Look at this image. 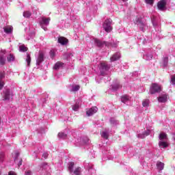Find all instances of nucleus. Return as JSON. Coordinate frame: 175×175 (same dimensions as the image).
<instances>
[{"label": "nucleus", "mask_w": 175, "mask_h": 175, "mask_svg": "<svg viewBox=\"0 0 175 175\" xmlns=\"http://www.w3.org/2000/svg\"><path fill=\"white\" fill-rule=\"evenodd\" d=\"M159 146L160 148H166L169 146V139L165 133H161L159 136Z\"/></svg>", "instance_id": "1"}, {"label": "nucleus", "mask_w": 175, "mask_h": 175, "mask_svg": "<svg viewBox=\"0 0 175 175\" xmlns=\"http://www.w3.org/2000/svg\"><path fill=\"white\" fill-rule=\"evenodd\" d=\"M51 19L50 18H44L42 17L41 20L40 21V25L44 29V31H46L47 29V26L49 24H50V21Z\"/></svg>", "instance_id": "2"}, {"label": "nucleus", "mask_w": 175, "mask_h": 175, "mask_svg": "<svg viewBox=\"0 0 175 175\" xmlns=\"http://www.w3.org/2000/svg\"><path fill=\"white\" fill-rule=\"evenodd\" d=\"M162 90V88L161 85L157 84V83H153L152 84L150 89V94H155L157 92H161Z\"/></svg>", "instance_id": "3"}, {"label": "nucleus", "mask_w": 175, "mask_h": 175, "mask_svg": "<svg viewBox=\"0 0 175 175\" xmlns=\"http://www.w3.org/2000/svg\"><path fill=\"white\" fill-rule=\"evenodd\" d=\"M1 95L3 100H10V98H12V93L9 89H4Z\"/></svg>", "instance_id": "4"}, {"label": "nucleus", "mask_w": 175, "mask_h": 175, "mask_svg": "<svg viewBox=\"0 0 175 175\" xmlns=\"http://www.w3.org/2000/svg\"><path fill=\"white\" fill-rule=\"evenodd\" d=\"M103 28L106 32H110L111 31V19H107L103 25Z\"/></svg>", "instance_id": "5"}, {"label": "nucleus", "mask_w": 175, "mask_h": 175, "mask_svg": "<svg viewBox=\"0 0 175 175\" xmlns=\"http://www.w3.org/2000/svg\"><path fill=\"white\" fill-rule=\"evenodd\" d=\"M99 69L100 74L105 75V73H106V72H107V70L110 69V66H109V65H107V64H106L105 62H102L100 64Z\"/></svg>", "instance_id": "6"}, {"label": "nucleus", "mask_w": 175, "mask_h": 175, "mask_svg": "<svg viewBox=\"0 0 175 175\" xmlns=\"http://www.w3.org/2000/svg\"><path fill=\"white\" fill-rule=\"evenodd\" d=\"M167 3V0H161L157 3V8L159 10H161L163 12V10H166V5Z\"/></svg>", "instance_id": "7"}, {"label": "nucleus", "mask_w": 175, "mask_h": 175, "mask_svg": "<svg viewBox=\"0 0 175 175\" xmlns=\"http://www.w3.org/2000/svg\"><path fill=\"white\" fill-rule=\"evenodd\" d=\"M6 50H1L0 52V65H5V62H6Z\"/></svg>", "instance_id": "8"}, {"label": "nucleus", "mask_w": 175, "mask_h": 175, "mask_svg": "<svg viewBox=\"0 0 175 175\" xmlns=\"http://www.w3.org/2000/svg\"><path fill=\"white\" fill-rule=\"evenodd\" d=\"M135 24L138 25V26L139 27V29H141V31H142V32H144V31H146V23H144L142 19L138 18Z\"/></svg>", "instance_id": "9"}, {"label": "nucleus", "mask_w": 175, "mask_h": 175, "mask_svg": "<svg viewBox=\"0 0 175 175\" xmlns=\"http://www.w3.org/2000/svg\"><path fill=\"white\" fill-rule=\"evenodd\" d=\"M121 102H122V103H124V105H127V106L131 105V97L128 95H123L121 97Z\"/></svg>", "instance_id": "10"}, {"label": "nucleus", "mask_w": 175, "mask_h": 175, "mask_svg": "<svg viewBox=\"0 0 175 175\" xmlns=\"http://www.w3.org/2000/svg\"><path fill=\"white\" fill-rule=\"evenodd\" d=\"M44 61V53L42 51L39 52L38 57L36 59V64L40 65Z\"/></svg>", "instance_id": "11"}, {"label": "nucleus", "mask_w": 175, "mask_h": 175, "mask_svg": "<svg viewBox=\"0 0 175 175\" xmlns=\"http://www.w3.org/2000/svg\"><path fill=\"white\" fill-rule=\"evenodd\" d=\"M98 111V107H93L92 108H90L87 111L86 114L88 117H91V116H94L95 113H97Z\"/></svg>", "instance_id": "12"}, {"label": "nucleus", "mask_w": 175, "mask_h": 175, "mask_svg": "<svg viewBox=\"0 0 175 175\" xmlns=\"http://www.w3.org/2000/svg\"><path fill=\"white\" fill-rule=\"evenodd\" d=\"M158 102L159 103H166L167 102V94H163L158 97Z\"/></svg>", "instance_id": "13"}, {"label": "nucleus", "mask_w": 175, "mask_h": 175, "mask_svg": "<svg viewBox=\"0 0 175 175\" xmlns=\"http://www.w3.org/2000/svg\"><path fill=\"white\" fill-rule=\"evenodd\" d=\"M120 58H121V54L118 52L112 55L110 58V61L111 62H114V61H118Z\"/></svg>", "instance_id": "14"}, {"label": "nucleus", "mask_w": 175, "mask_h": 175, "mask_svg": "<svg viewBox=\"0 0 175 175\" xmlns=\"http://www.w3.org/2000/svg\"><path fill=\"white\" fill-rule=\"evenodd\" d=\"M94 43L98 46V47H102L103 46H107L108 43L106 42H102L98 39H94Z\"/></svg>", "instance_id": "15"}, {"label": "nucleus", "mask_w": 175, "mask_h": 175, "mask_svg": "<svg viewBox=\"0 0 175 175\" xmlns=\"http://www.w3.org/2000/svg\"><path fill=\"white\" fill-rule=\"evenodd\" d=\"M150 131L149 129H147L142 133L138 134L137 137H139V139H144V137H146V136H148V135H150Z\"/></svg>", "instance_id": "16"}, {"label": "nucleus", "mask_w": 175, "mask_h": 175, "mask_svg": "<svg viewBox=\"0 0 175 175\" xmlns=\"http://www.w3.org/2000/svg\"><path fill=\"white\" fill-rule=\"evenodd\" d=\"M57 42L58 43H60V44H62V46L68 44V39L64 37H59L57 40Z\"/></svg>", "instance_id": "17"}, {"label": "nucleus", "mask_w": 175, "mask_h": 175, "mask_svg": "<svg viewBox=\"0 0 175 175\" xmlns=\"http://www.w3.org/2000/svg\"><path fill=\"white\" fill-rule=\"evenodd\" d=\"M152 23L156 32H161V26L155 23V19L154 18H152Z\"/></svg>", "instance_id": "18"}, {"label": "nucleus", "mask_w": 175, "mask_h": 175, "mask_svg": "<svg viewBox=\"0 0 175 175\" xmlns=\"http://www.w3.org/2000/svg\"><path fill=\"white\" fill-rule=\"evenodd\" d=\"M58 137L59 139H66V137H68V130H66L65 132L59 133Z\"/></svg>", "instance_id": "19"}, {"label": "nucleus", "mask_w": 175, "mask_h": 175, "mask_svg": "<svg viewBox=\"0 0 175 175\" xmlns=\"http://www.w3.org/2000/svg\"><path fill=\"white\" fill-rule=\"evenodd\" d=\"M157 167L158 170H163V168L165 167V163L161 162V161H157Z\"/></svg>", "instance_id": "20"}, {"label": "nucleus", "mask_w": 175, "mask_h": 175, "mask_svg": "<svg viewBox=\"0 0 175 175\" xmlns=\"http://www.w3.org/2000/svg\"><path fill=\"white\" fill-rule=\"evenodd\" d=\"M4 32H5V33H12L13 32V27L6 26L4 27Z\"/></svg>", "instance_id": "21"}, {"label": "nucleus", "mask_w": 175, "mask_h": 175, "mask_svg": "<svg viewBox=\"0 0 175 175\" xmlns=\"http://www.w3.org/2000/svg\"><path fill=\"white\" fill-rule=\"evenodd\" d=\"M143 58L146 61H151V59H152V54H151V53H146V54L144 55Z\"/></svg>", "instance_id": "22"}, {"label": "nucleus", "mask_w": 175, "mask_h": 175, "mask_svg": "<svg viewBox=\"0 0 175 175\" xmlns=\"http://www.w3.org/2000/svg\"><path fill=\"white\" fill-rule=\"evenodd\" d=\"M79 109H80V102H77L74 105L72 106V109L74 111H79Z\"/></svg>", "instance_id": "23"}, {"label": "nucleus", "mask_w": 175, "mask_h": 175, "mask_svg": "<svg viewBox=\"0 0 175 175\" xmlns=\"http://www.w3.org/2000/svg\"><path fill=\"white\" fill-rule=\"evenodd\" d=\"M80 90V85H72L71 86V92H77Z\"/></svg>", "instance_id": "24"}, {"label": "nucleus", "mask_w": 175, "mask_h": 175, "mask_svg": "<svg viewBox=\"0 0 175 175\" xmlns=\"http://www.w3.org/2000/svg\"><path fill=\"white\" fill-rule=\"evenodd\" d=\"M75 167V163L74 162H70L68 163V171L72 174L73 173V167Z\"/></svg>", "instance_id": "25"}, {"label": "nucleus", "mask_w": 175, "mask_h": 175, "mask_svg": "<svg viewBox=\"0 0 175 175\" xmlns=\"http://www.w3.org/2000/svg\"><path fill=\"white\" fill-rule=\"evenodd\" d=\"M79 142L80 144H88V142H90V139H88V137L80 138Z\"/></svg>", "instance_id": "26"}, {"label": "nucleus", "mask_w": 175, "mask_h": 175, "mask_svg": "<svg viewBox=\"0 0 175 175\" xmlns=\"http://www.w3.org/2000/svg\"><path fill=\"white\" fill-rule=\"evenodd\" d=\"M64 66V63H62L61 62H57L54 66V69L55 70L59 69V68H62Z\"/></svg>", "instance_id": "27"}, {"label": "nucleus", "mask_w": 175, "mask_h": 175, "mask_svg": "<svg viewBox=\"0 0 175 175\" xmlns=\"http://www.w3.org/2000/svg\"><path fill=\"white\" fill-rule=\"evenodd\" d=\"M109 121L111 125L113 126H116V125H118V124H120V122H118V120H116L114 118H111Z\"/></svg>", "instance_id": "28"}, {"label": "nucleus", "mask_w": 175, "mask_h": 175, "mask_svg": "<svg viewBox=\"0 0 175 175\" xmlns=\"http://www.w3.org/2000/svg\"><path fill=\"white\" fill-rule=\"evenodd\" d=\"M109 121L111 125L113 126H116V125H118V124H120V122H118V120H116L114 118H111Z\"/></svg>", "instance_id": "29"}, {"label": "nucleus", "mask_w": 175, "mask_h": 175, "mask_svg": "<svg viewBox=\"0 0 175 175\" xmlns=\"http://www.w3.org/2000/svg\"><path fill=\"white\" fill-rule=\"evenodd\" d=\"M75 175H81V167H77L75 170L72 172Z\"/></svg>", "instance_id": "30"}, {"label": "nucleus", "mask_w": 175, "mask_h": 175, "mask_svg": "<svg viewBox=\"0 0 175 175\" xmlns=\"http://www.w3.org/2000/svg\"><path fill=\"white\" fill-rule=\"evenodd\" d=\"M112 91H117L119 88H121V85L119 83H117L115 85H111Z\"/></svg>", "instance_id": "31"}, {"label": "nucleus", "mask_w": 175, "mask_h": 175, "mask_svg": "<svg viewBox=\"0 0 175 175\" xmlns=\"http://www.w3.org/2000/svg\"><path fill=\"white\" fill-rule=\"evenodd\" d=\"M142 106L144 107H148V106H150V100L148 99L144 100L142 102Z\"/></svg>", "instance_id": "32"}, {"label": "nucleus", "mask_w": 175, "mask_h": 175, "mask_svg": "<svg viewBox=\"0 0 175 175\" xmlns=\"http://www.w3.org/2000/svg\"><path fill=\"white\" fill-rule=\"evenodd\" d=\"M168 62H169V57H164L163 59V66L164 67L167 66Z\"/></svg>", "instance_id": "33"}, {"label": "nucleus", "mask_w": 175, "mask_h": 175, "mask_svg": "<svg viewBox=\"0 0 175 175\" xmlns=\"http://www.w3.org/2000/svg\"><path fill=\"white\" fill-rule=\"evenodd\" d=\"M49 54H50L51 58H54V57H55V55L57 54V49L51 50Z\"/></svg>", "instance_id": "34"}, {"label": "nucleus", "mask_w": 175, "mask_h": 175, "mask_svg": "<svg viewBox=\"0 0 175 175\" xmlns=\"http://www.w3.org/2000/svg\"><path fill=\"white\" fill-rule=\"evenodd\" d=\"M31 14H32L29 11H25L23 12V16L25 17L26 18H29V17H31Z\"/></svg>", "instance_id": "35"}, {"label": "nucleus", "mask_w": 175, "mask_h": 175, "mask_svg": "<svg viewBox=\"0 0 175 175\" xmlns=\"http://www.w3.org/2000/svg\"><path fill=\"white\" fill-rule=\"evenodd\" d=\"M7 59H8V62H13V61H14V55L10 54L7 57Z\"/></svg>", "instance_id": "36"}, {"label": "nucleus", "mask_w": 175, "mask_h": 175, "mask_svg": "<svg viewBox=\"0 0 175 175\" xmlns=\"http://www.w3.org/2000/svg\"><path fill=\"white\" fill-rule=\"evenodd\" d=\"M27 48L25 45H21L19 46V51H21V53H25V51H27Z\"/></svg>", "instance_id": "37"}, {"label": "nucleus", "mask_w": 175, "mask_h": 175, "mask_svg": "<svg viewBox=\"0 0 175 175\" xmlns=\"http://www.w3.org/2000/svg\"><path fill=\"white\" fill-rule=\"evenodd\" d=\"M101 136L102 137H103L104 139H109V133H107V131H103L101 133Z\"/></svg>", "instance_id": "38"}, {"label": "nucleus", "mask_w": 175, "mask_h": 175, "mask_svg": "<svg viewBox=\"0 0 175 175\" xmlns=\"http://www.w3.org/2000/svg\"><path fill=\"white\" fill-rule=\"evenodd\" d=\"M26 62L27 64V66H29V65H31V55H29V54L27 55Z\"/></svg>", "instance_id": "39"}, {"label": "nucleus", "mask_w": 175, "mask_h": 175, "mask_svg": "<svg viewBox=\"0 0 175 175\" xmlns=\"http://www.w3.org/2000/svg\"><path fill=\"white\" fill-rule=\"evenodd\" d=\"M40 167H42V170H46V169H49V165H47V163H44L41 165Z\"/></svg>", "instance_id": "40"}, {"label": "nucleus", "mask_w": 175, "mask_h": 175, "mask_svg": "<svg viewBox=\"0 0 175 175\" xmlns=\"http://www.w3.org/2000/svg\"><path fill=\"white\" fill-rule=\"evenodd\" d=\"M145 2L148 5H153L154 4V0H145Z\"/></svg>", "instance_id": "41"}, {"label": "nucleus", "mask_w": 175, "mask_h": 175, "mask_svg": "<svg viewBox=\"0 0 175 175\" xmlns=\"http://www.w3.org/2000/svg\"><path fill=\"white\" fill-rule=\"evenodd\" d=\"M3 85H5V83H3V81L0 79V90H2V88H3Z\"/></svg>", "instance_id": "42"}, {"label": "nucleus", "mask_w": 175, "mask_h": 175, "mask_svg": "<svg viewBox=\"0 0 175 175\" xmlns=\"http://www.w3.org/2000/svg\"><path fill=\"white\" fill-rule=\"evenodd\" d=\"M18 157H20V153L16 152L15 153V157H14V161L15 162H16V161H17V159L18 158Z\"/></svg>", "instance_id": "43"}, {"label": "nucleus", "mask_w": 175, "mask_h": 175, "mask_svg": "<svg viewBox=\"0 0 175 175\" xmlns=\"http://www.w3.org/2000/svg\"><path fill=\"white\" fill-rule=\"evenodd\" d=\"M5 77V72H0V80H2Z\"/></svg>", "instance_id": "44"}, {"label": "nucleus", "mask_w": 175, "mask_h": 175, "mask_svg": "<svg viewBox=\"0 0 175 175\" xmlns=\"http://www.w3.org/2000/svg\"><path fill=\"white\" fill-rule=\"evenodd\" d=\"M42 157L43 158H44V159H46L49 157V153L47 152L43 153Z\"/></svg>", "instance_id": "45"}, {"label": "nucleus", "mask_w": 175, "mask_h": 175, "mask_svg": "<svg viewBox=\"0 0 175 175\" xmlns=\"http://www.w3.org/2000/svg\"><path fill=\"white\" fill-rule=\"evenodd\" d=\"M118 46V42H115L113 44H111L112 47H117Z\"/></svg>", "instance_id": "46"}, {"label": "nucleus", "mask_w": 175, "mask_h": 175, "mask_svg": "<svg viewBox=\"0 0 175 175\" xmlns=\"http://www.w3.org/2000/svg\"><path fill=\"white\" fill-rule=\"evenodd\" d=\"M0 162H3V154H0Z\"/></svg>", "instance_id": "47"}, {"label": "nucleus", "mask_w": 175, "mask_h": 175, "mask_svg": "<svg viewBox=\"0 0 175 175\" xmlns=\"http://www.w3.org/2000/svg\"><path fill=\"white\" fill-rule=\"evenodd\" d=\"M25 175H32V172H31L29 170L27 171V172H25Z\"/></svg>", "instance_id": "48"}, {"label": "nucleus", "mask_w": 175, "mask_h": 175, "mask_svg": "<svg viewBox=\"0 0 175 175\" xmlns=\"http://www.w3.org/2000/svg\"><path fill=\"white\" fill-rule=\"evenodd\" d=\"M88 166L89 167H88V165H85V168L89 169V170H91V169H92V166L90 165V164H88Z\"/></svg>", "instance_id": "49"}, {"label": "nucleus", "mask_w": 175, "mask_h": 175, "mask_svg": "<svg viewBox=\"0 0 175 175\" xmlns=\"http://www.w3.org/2000/svg\"><path fill=\"white\" fill-rule=\"evenodd\" d=\"M23 165V160H20L19 163H18V167H20Z\"/></svg>", "instance_id": "50"}, {"label": "nucleus", "mask_w": 175, "mask_h": 175, "mask_svg": "<svg viewBox=\"0 0 175 175\" xmlns=\"http://www.w3.org/2000/svg\"><path fill=\"white\" fill-rule=\"evenodd\" d=\"M8 175H16V172L11 171L8 173Z\"/></svg>", "instance_id": "51"}, {"label": "nucleus", "mask_w": 175, "mask_h": 175, "mask_svg": "<svg viewBox=\"0 0 175 175\" xmlns=\"http://www.w3.org/2000/svg\"><path fill=\"white\" fill-rule=\"evenodd\" d=\"M110 80H111V79H110V77L107 78V81H110Z\"/></svg>", "instance_id": "52"}, {"label": "nucleus", "mask_w": 175, "mask_h": 175, "mask_svg": "<svg viewBox=\"0 0 175 175\" xmlns=\"http://www.w3.org/2000/svg\"><path fill=\"white\" fill-rule=\"evenodd\" d=\"M123 2H126L128 0H122Z\"/></svg>", "instance_id": "53"}, {"label": "nucleus", "mask_w": 175, "mask_h": 175, "mask_svg": "<svg viewBox=\"0 0 175 175\" xmlns=\"http://www.w3.org/2000/svg\"><path fill=\"white\" fill-rule=\"evenodd\" d=\"M58 26H59L60 28H62V26H59V25H58Z\"/></svg>", "instance_id": "54"}, {"label": "nucleus", "mask_w": 175, "mask_h": 175, "mask_svg": "<svg viewBox=\"0 0 175 175\" xmlns=\"http://www.w3.org/2000/svg\"><path fill=\"white\" fill-rule=\"evenodd\" d=\"M62 23H65V21H62Z\"/></svg>", "instance_id": "55"}, {"label": "nucleus", "mask_w": 175, "mask_h": 175, "mask_svg": "<svg viewBox=\"0 0 175 175\" xmlns=\"http://www.w3.org/2000/svg\"><path fill=\"white\" fill-rule=\"evenodd\" d=\"M77 141L79 142V139H77Z\"/></svg>", "instance_id": "56"}]
</instances>
